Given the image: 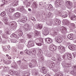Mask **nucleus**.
I'll return each mask as SVG.
<instances>
[{"mask_svg":"<svg viewBox=\"0 0 76 76\" xmlns=\"http://www.w3.org/2000/svg\"><path fill=\"white\" fill-rule=\"evenodd\" d=\"M10 26L11 28H16L17 27V24L15 22H11L9 23Z\"/></svg>","mask_w":76,"mask_h":76,"instance_id":"obj_1","label":"nucleus"},{"mask_svg":"<svg viewBox=\"0 0 76 76\" xmlns=\"http://www.w3.org/2000/svg\"><path fill=\"white\" fill-rule=\"evenodd\" d=\"M49 48V50L51 51H54L57 48V47L53 44H51Z\"/></svg>","mask_w":76,"mask_h":76,"instance_id":"obj_2","label":"nucleus"},{"mask_svg":"<svg viewBox=\"0 0 76 76\" xmlns=\"http://www.w3.org/2000/svg\"><path fill=\"white\" fill-rule=\"evenodd\" d=\"M28 44L30 47H34V46H35V45H34V42L33 41H29L28 42Z\"/></svg>","mask_w":76,"mask_h":76,"instance_id":"obj_3","label":"nucleus"},{"mask_svg":"<svg viewBox=\"0 0 76 76\" xmlns=\"http://www.w3.org/2000/svg\"><path fill=\"white\" fill-rule=\"evenodd\" d=\"M42 73H43L44 74H46L47 73V71L45 69V67L43 66L40 70Z\"/></svg>","mask_w":76,"mask_h":76,"instance_id":"obj_4","label":"nucleus"},{"mask_svg":"<svg viewBox=\"0 0 76 76\" xmlns=\"http://www.w3.org/2000/svg\"><path fill=\"white\" fill-rule=\"evenodd\" d=\"M62 65L63 66H65V67H69L70 66V64H66V63L63 62L62 63Z\"/></svg>","mask_w":76,"mask_h":76,"instance_id":"obj_5","label":"nucleus"},{"mask_svg":"<svg viewBox=\"0 0 76 76\" xmlns=\"http://www.w3.org/2000/svg\"><path fill=\"white\" fill-rule=\"evenodd\" d=\"M45 41L47 43L50 44V43H51L52 40L51 39H49V38H46L45 39Z\"/></svg>","mask_w":76,"mask_h":76,"instance_id":"obj_6","label":"nucleus"},{"mask_svg":"<svg viewBox=\"0 0 76 76\" xmlns=\"http://www.w3.org/2000/svg\"><path fill=\"white\" fill-rule=\"evenodd\" d=\"M67 37L69 39H73V34H69L68 35Z\"/></svg>","mask_w":76,"mask_h":76,"instance_id":"obj_7","label":"nucleus"},{"mask_svg":"<svg viewBox=\"0 0 76 76\" xmlns=\"http://www.w3.org/2000/svg\"><path fill=\"white\" fill-rule=\"evenodd\" d=\"M24 4H26V7H29V6H30V5H31V3H30V2H28L27 1L24 2Z\"/></svg>","mask_w":76,"mask_h":76,"instance_id":"obj_8","label":"nucleus"},{"mask_svg":"<svg viewBox=\"0 0 76 76\" xmlns=\"http://www.w3.org/2000/svg\"><path fill=\"white\" fill-rule=\"evenodd\" d=\"M57 42L58 43H60L61 42H62V38L60 37H58L57 38Z\"/></svg>","mask_w":76,"mask_h":76,"instance_id":"obj_9","label":"nucleus"},{"mask_svg":"<svg viewBox=\"0 0 76 76\" xmlns=\"http://www.w3.org/2000/svg\"><path fill=\"white\" fill-rule=\"evenodd\" d=\"M68 48L70 50H72V51H74L75 50V48L74 47V46L72 45H69L68 46Z\"/></svg>","mask_w":76,"mask_h":76,"instance_id":"obj_10","label":"nucleus"},{"mask_svg":"<svg viewBox=\"0 0 76 76\" xmlns=\"http://www.w3.org/2000/svg\"><path fill=\"white\" fill-rule=\"evenodd\" d=\"M4 23L5 25H9V22H8V18H4Z\"/></svg>","mask_w":76,"mask_h":76,"instance_id":"obj_11","label":"nucleus"},{"mask_svg":"<svg viewBox=\"0 0 76 76\" xmlns=\"http://www.w3.org/2000/svg\"><path fill=\"white\" fill-rule=\"evenodd\" d=\"M42 40V39H41V38L39 37H38L35 40V43H37V42H39V41H41Z\"/></svg>","mask_w":76,"mask_h":76,"instance_id":"obj_12","label":"nucleus"},{"mask_svg":"<svg viewBox=\"0 0 76 76\" xmlns=\"http://www.w3.org/2000/svg\"><path fill=\"white\" fill-rule=\"evenodd\" d=\"M67 56V58L69 60H71L72 58V55L70 53H69L68 54H66Z\"/></svg>","mask_w":76,"mask_h":76,"instance_id":"obj_13","label":"nucleus"},{"mask_svg":"<svg viewBox=\"0 0 76 76\" xmlns=\"http://www.w3.org/2000/svg\"><path fill=\"white\" fill-rule=\"evenodd\" d=\"M56 3L58 6H60L61 4V1L60 0H56Z\"/></svg>","mask_w":76,"mask_h":76,"instance_id":"obj_14","label":"nucleus"},{"mask_svg":"<svg viewBox=\"0 0 76 76\" xmlns=\"http://www.w3.org/2000/svg\"><path fill=\"white\" fill-rule=\"evenodd\" d=\"M34 35L35 37H37L39 35V32L37 31H34Z\"/></svg>","mask_w":76,"mask_h":76,"instance_id":"obj_15","label":"nucleus"},{"mask_svg":"<svg viewBox=\"0 0 76 76\" xmlns=\"http://www.w3.org/2000/svg\"><path fill=\"white\" fill-rule=\"evenodd\" d=\"M33 5L34 8H37V7H38V4L37 2H34Z\"/></svg>","mask_w":76,"mask_h":76,"instance_id":"obj_16","label":"nucleus"},{"mask_svg":"<svg viewBox=\"0 0 76 76\" xmlns=\"http://www.w3.org/2000/svg\"><path fill=\"white\" fill-rule=\"evenodd\" d=\"M71 20H76V16L75 15H73L71 18Z\"/></svg>","mask_w":76,"mask_h":76,"instance_id":"obj_17","label":"nucleus"},{"mask_svg":"<svg viewBox=\"0 0 76 76\" xmlns=\"http://www.w3.org/2000/svg\"><path fill=\"white\" fill-rule=\"evenodd\" d=\"M55 76H63V74L58 72L55 74Z\"/></svg>","mask_w":76,"mask_h":76,"instance_id":"obj_18","label":"nucleus"},{"mask_svg":"<svg viewBox=\"0 0 76 76\" xmlns=\"http://www.w3.org/2000/svg\"><path fill=\"white\" fill-rule=\"evenodd\" d=\"M55 66V63L50 64H49L50 68H53Z\"/></svg>","mask_w":76,"mask_h":76,"instance_id":"obj_19","label":"nucleus"},{"mask_svg":"<svg viewBox=\"0 0 76 76\" xmlns=\"http://www.w3.org/2000/svg\"><path fill=\"white\" fill-rule=\"evenodd\" d=\"M29 75V73L27 71H25L24 72V76H28Z\"/></svg>","mask_w":76,"mask_h":76,"instance_id":"obj_20","label":"nucleus"},{"mask_svg":"<svg viewBox=\"0 0 76 76\" xmlns=\"http://www.w3.org/2000/svg\"><path fill=\"white\" fill-rule=\"evenodd\" d=\"M20 11H21L22 12H26V10L23 7H21L20 8Z\"/></svg>","mask_w":76,"mask_h":76,"instance_id":"obj_21","label":"nucleus"},{"mask_svg":"<svg viewBox=\"0 0 76 76\" xmlns=\"http://www.w3.org/2000/svg\"><path fill=\"white\" fill-rule=\"evenodd\" d=\"M20 14L19 12H17L15 14L16 18H20Z\"/></svg>","mask_w":76,"mask_h":76,"instance_id":"obj_22","label":"nucleus"},{"mask_svg":"<svg viewBox=\"0 0 76 76\" xmlns=\"http://www.w3.org/2000/svg\"><path fill=\"white\" fill-rule=\"evenodd\" d=\"M52 70L54 72H57L58 71V68L56 66L55 68L52 69Z\"/></svg>","mask_w":76,"mask_h":76,"instance_id":"obj_23","label":"nucleus"},{"mask_svg":"<svg viewBox=\"0 0 76 76\" xmlns=\"http://www.w3.org/2000/svg\"><path fill=\"white\" fill-rule=\"evenodd\" d=\"M12 4L13 6H16L18 4V1L14 2Z\"/></svg>","mask_w":76,"mask_h":76,"instance_id":"obj_24","label":"nucleus"},{"mask_svg":"<svg viewBox=\"0 0 76 76\" xmlns=\"http://www.w3.org/2000/svg\"><path fill=\"white\" fill-rule=\"evenodd\" d=\"M66 31H67V29L66 28L64 27H63L62 29V32H63V33H65Z\"/></svg>","mask_w":76,"mask_h":76,"instance_id":"obj_25","label":"nucleus"},{"mask_svg":"<svg viewBox=\"0 0 76 76\" xmlns=\"http://www.w3.org/2000/svg\"><path fill=\"white\" fill-rule=\"evenodd\" d=\"M24 28L26 30V31H28L29 28V25H28V24H27L26 25H25L24 26Z\"/></svg>","mask_w":76,"mask_h":76,"instance_id":"obj_26","label":"nucleus"},{"mask_svg":"<svg viewBox=\"0 0 76 76\" xmlns=\"http://www.w3.org/2000/svg\"><path fill=\"white\" fill-rule=\"evenodd\" d=\"M55 23L56 24L60 25L61 23V21L58 20H55Z\"/></svg>","mask_w":76,"mask_h":76,"instance_id":"obj_27","label":"nucleus"},{"mask_svg":"<svg viewBox=\"0 0 76 76\" xmlns=\"http://www.w3.org/2000/svg\"><path fill=\"white\" fill-rule=\"evenodd\" d=\"M37 27L38 29H42V26L41 24H38L37 25Z\"/></svg>","mask_w":76,"mask_h":76,"instance_id":"obj_28","label":"nucleus"},{"mask_svg":"<svg viewBox=\"0 0 76 76\" xmlns=\"http://www.w3.org/2000/svg\"><path fill=\"white\" fill-rule=\"evenodd\" d=\"M48 9L49 10H53V6H52L51 5H50L48 8Z\"/></svg>","mask_w":76,"mask_h":76,"instance_id":"obj_29","label":"nucleus"},{"mask_svg":"<svg viewBox=\"0 0 76 76\" xmlns=\"http://www.w3.org/2000/svg\"><path fill=\"white\" fill-rule=\"evenodd\" d=\"M66 4L69 6H72V2L70 1H66Z\"/></svg>","mask_w":76,"mask_h":76,"instance_id":"obj_30","label":"nucleus"},{"mask_svg":"<svg viewBox=\"0 0 76 76\" xmlns=\"http://www.w3.org/2000/svg\"><path fill=\"white\" fill-rule=\"evenodd\" d=\"M6 15V12H2L1 14V16H4Z\"/></svg>","mask_w":76,"mask_h":76,"instance_id":"obj_31","label":"nucleus"},{"mask_svg":"<svg viewBox=\"0 0 76 76\" xmlns=\"http://www.w3.org/2000/svg\"><path fill=\"white\" fill-rule=\"evenodd\" d=\"M9 11L10 12L12 13L14 12V9L13 8H11L9 10Z\"/></svg>","mask_w":76,"mask_h":76,"instance_id":"obj_32","label":"nucleus"},{"mask_svg":"<svg viewBox=\"0 0 76 76\" xmlns=\"http://www.w3.org/2000/svg\"><path fill=\"white\" fill-rule=\"evenodd\" d=\"M22 31H19L18 34V35L19 36H20V37H21V36H22Z\"/></svg>","mask_w":76,"mask_h":76,"instance_id":"obj_33","label":"nucleus"},{"mask_svg":"<svg viewBox=\"0 0 76 76\" xmlns=\"http://www.w3.org/2000/svg\"><path fill=\"white\" fill-rule=\"evenodd\" d=\"M9 69V67L4 66V71H7Z\"/></svg>","mask_w":76,"mask_h":76,"instance_id":"obj_34","label":"nucleus"},{"mask_svg":"<svg viewBox=\"0 0 76 76\" xmlns=\"http://www.w3.org/2000/svg\"><path fill=\"white\" fill-rule=\"evenodd\" d=\"M12 36L13 37H14V38H18V36H17L15 34H12Z\"/></svg>","mask_w":76,"mask_h":76,"instance_id":"obj_35","label":"nucleus"},{"mask_svg":"<svg viewBox=\"0 0 76 76\" xmlns=\"http://www.w3.org/2000/svg\"><path fill=\"white\" fill-rule=\"evenodd\" d=\"M52 15V13H51L50 12H49L47 15V17L48 18H50V16H51Z\"/></svg>","mask_w":76,"mask_h":76,"instance_id":"obj_36","label":"nucleus"},{"mask_svg":"<svg viewBox=\"0 0 76 76\" xmlns=\"http://www.w3.org/2000/svg\"><path fill=\"white\" fill-rule=\"evenodd\" d=\"M25 53H26V54H28L29 55L30 54V52H29V51L28 50H26L24 51Z\"/></svg>","mask_w":76,"mask_h":76,"instance_id":"obj_37","label":"nucleus"},{"mask_svg":"<svg viewBox=\"0 0 76 76\" xmlns=\"http://www.w3.org/2000/svg\"><path fill=\"white\" fill-rule=\"evenodd\" d=\"M56 60L57 61H58H58H60L61 60V58L60 57H58Z\"/></svg>","mask_w":76,"mask_h":76,"instance_id":"obj_38","label":"nucleus"},{"mask_svg":"<svg viewBox=\"0 0 76 76\" xmlns=\"http://www.w3.org/2000/svg\"><path fill=\"white\" fill-rule=\"evenodd\" d=\"M72 75H74L76 74V71L74 70H72L71 72Z\"/></svg>","mask_w":76,"mask_h":76,"instance_id":"obj_39","label":"nucleus"},{"mask_svg":"<svg viewBox=\"0 0 76 76\" xmlns=\"http://www.w3.org/2000/svg\"><path fill=\"white\" fill-rule=\"evenodd\" d=\"M22 21H26L27 20V18H23L21 19Z\"/></svg>","mask_w":76,"mask_h":76,"instance_id":"obj_40","label":"nucleus"},{"mask_svg":"<svg viewBox=\"0 0 76 76\" xmlns=\"http://www.w3.org/2000/svg\"><path fill=\"white\" fill-rule=\"evenodd\" d=\"M64 21L66 23H68V24H69V21L68 20L65 19L64 20Z\"/></svg>","mask_w":76,"mask_h":76,"instance_id":"obj_41","label":"nucleus"},{"mask_svg":"<svg viewBox=\"0 0 76 76\" xmlns=\"http://www.w3.org/2000/svg\"><path fill=\"white\" fill-rule=\"evenodd\" d=\"M3 3L4 4H7L8 2L7 1H5V0H3L2 1Z\"/></svg>","mask_w":76,"mask_h":76,"instance_id":"obj_42","label":"nucleus"},{"mask_svg":"<svg viewBox=\"0 0 76 76\" xmlns=\"http://www.w3.org/2000/svg\"><path fill=\"white\" fill-rule=\"evenodd\" d=\"M35 53H36V51L35 50H34L32 51H31V53L33 55H34V54H35Z\"/></svg>","mask_w":76,"mask_h":76,"instance_id":"obj_43","label":"nucleus"},{"mask_svg":"<svg viewBox=\"0 0 76 76\" xmlns=\"http://www.w3.org/2000/svg\"><path fill=\"white\" fill-rule=\"evenodd\" d=\"M68 16V15H67L65 14L62 15V18H67Z\"/></svg>","mask_w":76,"mask_h":76,"instance_id":"obj_44","label":"nucleus"},{"mask_svg":"<svg viewBox=\"0 0 76 76\" xmlns=\"http://www.w3.org/2000/svg\"><path fill=\"white\" fill-rule=\"evenodd\" d=\"M46 57H51V55L49 54H46Z\"/></svg>","mask_w":76,"mask_h":76,"instance_id":"obj_45","label":"nucleus"},{"mask_svg":"<svg viewBox=\"0 0 76 76\" xmlns=\"http://www.w3.org/2000/svg\"><path fill=\"white\" fill-rule=\"evenodd\" d=\"M44 34H48V30H45L44 31Z\"/></svg>","mask_w":76,"mask_h":76,"instance_id":"obj_46","label":"nucleus"},{"mask_svg":"<svg viewBox=\"0 0 76 76\" xmlns=\"http://www.w3.org/2000/svg\"><path fill=\"white\" fill-rule=\"evenodd\" d=\"M36 44L38 46H41V45H42V44H41L40 43H36Z\"/></svg>","mask_w":76,"mask_h":76,"instance_id":"obj_47","label":"nucleus"},{"mask_svg":"<svg viewBox=\"0 0 76 76\" xmlns=\"http://www.w3.org/2000/svg\"><path fill=\"white\" fill-rule=\"evenodd\" d=\"M53 22H50V23L48 24V25L50 26H51V25H52V24H53Z\"/></svg>","mask_w":76,"mask_h":76,"instance_id":"obj_48","label":"nucleus"},{"mask_svg":"<svg viewBox=\"0 0 76 76\" xmlns=\"http://www.w3.org/2000/svg\"><path fill=\"white\" fill-rule=\"evenodd\" d=\"M27 35L29 38H31L32 36L31 34H28Z\"/></svg>","mask_w":76,"mask_h":76,"instance_id":"obj_49","label":"nucleus"},{"mask_svg":"<svg viewBox=\"0 0 76 76\" xmlns=\"http://www.w3.org/2000/svg\"><path fill=\"white\" fill-rule=\"evenodd\" d=\"M54 34V35H57V33L56 31H54L53 32Z\"/></svg>","mask_w":76,"mask_h":76,"instance_id":"obj_50","label":"nucleus"},{"mask_svg":"<svg viewBox=\"0 0 76 76\" xmlns=\"http://www.w3.org/2000/svg\"><path fill=\"white\" fill-rule=\"evenodd\" d=\"M12 62V61L11 60L8 61L7 62V64H10Z\"/></svg>","mask_w":76,"mask_h":76,"instance_id":"obj_51","label":"nucleus"},{"mask_svg":"<svg viewBox=\"0 0 76 76\" xmlns=\"http://www.w3.org/2000/svg\"><path fill=\"white\" fill-rule=\"evenodd\" d=\"M17 63L18 64H20V63H21V61H17Z\"/></svg>","mask_w":76,"mask_h":76,"instance_id":"obj_52","label":"nucleus"},{"mask_svg":"<svg viewBox=\"0 0 76 76\" xmlns=\"http://www.w3.org/2000/svg\"><path fill=\"white\" fill-rule=\"evenodd\" d=\"M10 73H11V74H12H12H14V71H12V70H10Z\"/></svg>","mask_w":76,"mask_h":76,"instance_id":"obj_53","label":"nucleus"},{"mask_svg":"<svg viewBox=\"0 0 76 76\" xmlns=\"http://www.w3.org/2000/svg\"><path fill=\"white\" fill-rule=\"evenodd\" d=\"M35 75L36 76H38V75H39V73H38V72H35Z\"/></svg>","mask_w":76,"mask_h":76,"instance_id":"obj_54","label":"nucleus"},{"mask_svg":"<svg viewBox=\"0 0 76 76\" xmlns=\"http://www.w3.org/2000/svg\"><path fill=\"white\" fill-rule=\"evenodd\" d=\"M32 64L31 63H30L29 64V66L30 68H32Z\"/></svg>","mask_w":76,"mask_h":76,"instance_id":"obj_55","label":"nucleus"},{"mask_svg":"<svg viewBox=\"0 0 76 76\" xmlns=\"http://www.w3.org/2000/svg\"><path fill=\"white\" fill-rule=\"evenodd\" d=\"M44 59V58L43 57H42L40 58V60H41L42 61H43Z\"/></svg>","mask_w":76,"mask_h":76,"instance_id":"obj_56","label":"nucleus"},{"mask_svg":"<svg viewBox=\"0 0 76 76\" xmlns=\"http://www.w3.org/2000/svg\"><path fill=\"white\" fill-rule=\"evenodd\" d=\"M23 66L24 69H26L27 67V66L26 65H23Z\"/></svg>","mask_w":76,"mask_h":76,"instance_id":"obj_57","label":"nucleus"},{"mask_svg":"<svg viewBox=\"0 0 76 76\" xmlns=\"http://www.w3.org/2000/svg\"><path fill=\"white\" fill-rule=\"evenodd\" d=\"M52 59L53 61H56V58L54 57H52Z\"/></svg>","mask_w":76,"mask_h":76,"instance_id":"obj_58","label":"nucleus"},{"mask_svg":"<svg viewBox=\"0 0 76 76\" xmlns=\"http://www.w3.org/2000/svg\"><path fill=\"white\" fill-rule=\"evenodd\" d=\"M66 54L63 55L62 56L63 58V59H64V58H65V57H66Z\"/></svg>","mask_w":76,"mask_h":76,"instance_id":"obj_59","label":"nucleus"},{"mask_svg":"<svg viewBox=\"0 0 76 76\" xmlns=\"http://www.w3.org/2000/svg\"><path fill=\"white\" fill-rule=\"evenodd\" d=\"M61 50H65V48H64V47L63 46H62Z\"/></svg>","mask_w":76,"mask_h":76,"instance_id":"obj_60","label":"nucleus"},{"mask_svg":"<svg viewBox=\"0 0 76 76\" xmlns=\"http://www.w3.org/2000/svg\"><path fill=\"white\" fill-rule=\"evenodd\" d=\"M73 68L74 69V70H76V65L74 66Z\"/></svg>","mask_w":76,"mask_h":76,"instance_id":"obj_61","label":"nucleus"},{"mask_svg":"<svg viewBox=\"0 0 76 76\" xmlns=\"http://www.w3.org/2000/svg\"><path fill=\"white\" fill-rule=\"evenodd\" d=\"M63 46H60L58 47V48L59 49H60V50H61V48H62V47Z\"/></svg>","mask_w":76,"mask_h":76,"instance_id":"obj_62","label":"nucleus"},{"mask_svg":"<svg viewBox=\"0 0 76 76\" xmlns=\"http://www.w3.org/2000/svg\"><path fill=\"white\" fill-rule=\"evenodd\" d=\"M34 18L33 17H32V18H31V20H33V21H34V20H34Z\"/></svg>","mask_w":76,"mask_h":76,"instance_id":"obj_63","label":"nucleus"},{"mask_svg":"<svg viewBox=\"0 0 76 76\" xmlns=\"http://www.w3.org/2000/svg\"><path fill=\"white\" fill-rule=\"evenodd\" d=\"M71 26H75V24H73V23H72L71 24Z\"/></svg>","mask_w":76,"mask_h":76,"instance_id":"obj_64","label":"nucleus"}]
</instances>
